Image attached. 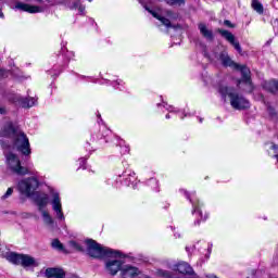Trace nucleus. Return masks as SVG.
I'll return each mask as SVG.
<instances>
[{"mask_svg": "<svg viewBox=\"0 0 278 278\" xmlns=\"http://www.w3.org/2000/svg\"><path fill=\"white\" fill-rule=\"evenodd\" d=\"M173 112H170V113H168L167 115H166V118H170V116H173Z\"/></svg>", "mask_w": 278, "mask_h": 278, "instance_id": "nucleus-36", "label": "nucleus"}, {"mask_svg": "<svg viewBox=\"0 0 278 278\" xmlns=\"http://www.w3.org/2000/svg\"><path fill=\"white\" fill-rule=\"evenodd\" d=\"M224 25H226V27H233V25L231 24V22L229 20H225Z\"/></svg>", "mask_w": 278, "mask_h": 278, "instance_id": "nucleus-32", "label": "nucleus"}, {"mask_svg": "<svg viewBox=\"0 0 278 278\" xmlns=\"http://www.w3.org/2000/svg\"><path fill=\"white\" fill-rule=\"evenodd\" d=\"M185 251H186V253H187V255H188L189 257H192V255H194V253L197 252V245H194V244H192V245H187V247L185 248Z\"/></svg>", "mask_w": 278, "mask_h": 278, "instance_id": "nucleus-25", "label": "nucleus"}, {"mask_svg": "<svg viewBox=\"0 0 278 278\" xmlns=\"http://www.w3.org/2000/svg\"><path fill=\"white\" fill-rule=\"evenodd\" d=\"M0 77H3V70L0 68Z\"/></svg>", "mask_w": 278, "mask_h": 278, "instance_id": "nucleus-40", "label": "nucleus"}, {"mask_svg": "<svg viewBox=\"0 0 278 278\" xmlns=\"http://www.w3.org/2000/svg\"><path fill=\"white\" fill-rule=\"evenodd\" d=\"M154 275L161 278H173V273L164 269H156Z\"/></svg>", "mask_w": 278, "mask_h": 278, "instance_id": "nucleus-23", "label": "nucleus"}, {"mask_svg": "<svg viewBox=\"0 0 278 278\" xmlns=\"http://www.w3.org/2000/svg\"><path fill=\"white\" fill-rule=\"evenodd\" d=\"M22 217L23 218H31V214L24 213V214H22Z\"/></svg>", "mask_w": 278, "mask_h": 278, "instance_id": "nucleus-33", "label": "nucleus"}, {"mask_svg": "<svg viewBox=\"0 0 278 278\" xmlns=\"http://www.w3.org/2000/svg\"><path fill=\"white\" fill-rule=\"evenodd\" d=\"M180 192L190 201L192 205V214L197 220L194 225H201V222L207 220V214L203 216V203L197 198V192L188 193V191L180 189Z\"/></svg>", "mask_w": 278, "mask_h": 278, "instance_id": "nucleus-6", "label": "nucleus"}, {"mask_svg": "<svg viewBox=\"0 0 278 278\" xmlns=\"http://www.w3.org/2000/svg\"><path fill=\"white\" fill-rule=\"evenodd\" d=\"M0 16H3V13L0 11Z\"/></svg>", "mask_w": 278, "mask_h": 278, "instance_id": "nucleus-42", "label": "nucleus"}, {"mask_svg": "<svg viewBox=\"0 0 278 278\" xmlns=\"http://www.w3.org/2000/svg\"><path fill=\"white\" fill-rule=\"evenodd\" d=\"M177 27H178V26L176 25V26H175V29H177Z\"/></svg>", "mask_w": 278, "mask_h": 278, "instance_id": "nucleus-43", "label": "nucleus"}, {"mask_svg": "<svg viewBox=\"0 0 278 278\" xmlns=\"http://www.w3.org/2000/svg\"><path fill=\"white\" fill-rule=\"evenodd\" d=\"M52 248L56 249L58 251H66V250H64V245L62 244V242H60V240H58V239H54L52 241Z\"/></svg>", "mask_w": 278, "mask_h": 278, "instance_id": "nucleus-26", "label": "nucleus"}, {"mask_svg": "<svg viewBox=\"0 0 278 278\" xmlns=\"http://www.w3.org/2000/svg\"><path fill=\"white\" fill-rule=\"evenodd\" d=\"M277 139H278V134H277Z\"/></svg>", "mask_w": 278, "mask_h": 278, "instance_id": "nucleus-44", "label": "nucleus"}, {"mask_svg": "<svg viewBox=\"0 0 278 278\" xmlns=\"http://www.w3.org/2000/svg\"><path fill=\"white\" fill-rule=\"evenodd\" d=\"M4 258L7 262H10V264L22 266L23 268H38V266H40V262L29 254L8 252L4 254Z\"/></svg>", "mask_w": 278, "mask_h": 278, "instance_id": "nucleus-4", "label": "nucleus"}, {"mask_svg": "<svg viewBox=\"0 0 278 278\" xmlns=\"http://www.w3.org/2000/svg\"><path fill=\"white\" fill-rule=\"evenodd\" d=\"M5 108H3V106H0V114H5Z\"/></svg>", "mask_w": 278, "mask_h": 278, "instance_id": "nucleus-34", "label": "nucleus"}, {"mask_svg": "<svg viewBox=\"0 0 278 278\" xmlns=\"http://www.w3.org/2000/svg\"><path fill=\"white\" fill-rule=\"evenodd\" d=\"M142 275V270L134 265H124L122 267L121 277L122 278H136Z\"/></svg>", "mask_w": 278, "mask_h": 278, "instance_id": "nucleus-13", "label": "nucleus"}, {"mask_svg": "<svg viewBox=\"0 0 278 278\" xmlns=\"http://www.w3.org/2000/svg\"><path fill=\"white\" fill-rule=\"evenodd\" d=\"M23 108H34V105H36V99L35 98H30L28 100H25L22 103Z\"/></svg>", "mask_w": 278, "mask_h": 278, "instance_id": "nucleus-27", "label": "nucleus"}, {"mask_svg": "<svg viewBox=\"0 0 278 278\" xmlns=\"http://www.w3.org/2000/svg\"><path fill=\"white\" fill-rule=\"evenodd\" d=\"M7 157V165L9 170L12 173H15V175H31V172H29V168L21 165V160L18 156L12 152H8L5 154Z\"/></svg>", "mask_w": 278, "mask_h": 278, "instance_id": "nucleus-7", "label": "nucleus"}, {"mask_svg": "<svg viewBox=\"0 0 278 278\" xmlns=\"http://www.w3.org/2000/svg\"><path fill=\"white\" fill-rule=\"evenodd\" d=\"M68 247L72 251H84V247H81L77 241H70Z\"/></svg>", "mask_w": 278, "mask_h": 278, "instance_id": "nucleus-24", "label": "nucleus"}, {"mask_svg": "<svg viewBox=\"0 0 278 278\" xmlns=\"http://www.w3.org/2000/svg\"><path fill=\"white\" fill-rule=\"evenodd\" d=\"M47 278H75V276L66 277V273L61 268H47L46 269Z\"/></svg>", "mask_w": 278, "mask_h": 278, "instance_id": "nucleus-16", "label": "nucleus"}, {"mask_svg": "<svg viewBox=\"0 0 278 278\" xmlns=\"http://www.w3.org/2000/svg\"><path fill=\"white\" fill-rule=\"evenodd\" d=\"M167 16H168V18H170V16H173V12H168Z\"/></svg>", "mask_w": 278, "mask_h": 278, "instance_id": "nucleus-39", "label": "nucleus"}, {"mask_svg": "<svg viewBox=\"0 0 278 278\" xmlns=\"http://www.w3.org/2000/svg\"><path fill=\"white\" fill-rule=\"evenodd\" d=\"M35 203L38 205L39 210L47 207V204L49 203V195L46 193H37L35 195Z\"/></svg>", "mask_w": 278, "mask_h": 278, "instance_id": "nucleus-18", "label": "nucleus"}, {"mask_svg": "<svg viewBox=\"0 0 278 278\" xmlns=\"http://www.w3.org/2000/svg\"><path fill=\"white\" fill-rule=\"evenodd\" d=\"M51 205L52 210L59 220H64V212L62 211V199L60 193L55 190H51Z\"/></svg>", "mask_w": 278, "mask_h": 278, "instance_id": "nucleus-10", "label": "nucleus"}, {"mask_svg": "<svg viewBox=\"0 0 278 278\" xmlns=\"http://www.w3.org/2000/svg\"><path fill=\"white\" fill-rule=\"evenodd\" d=\"M219 60L225 67L233 68L235 71H240L241 72V80H239V84H244L245 85V92H253V83L251 81V70L244 65H240L231 58H229V54L227 52H222L219 55Z\"/></svg>", "mask_w": 278, "mask_h": 278, "instance_id": "nucleus-1", "label": "nucleus"}, {"mask_svg": "<svg viewBox=\"0 0 278 278\" xmlns=\"http://www.w3.org/2000/svg\"><path fill=\"white\" fill-rule=\"evenodd\" d=\"M193 247H197L195 251L204 254V256L201 258L202 263H205L207 260H210L214 244L207 243L205 241H198L195 244H193Z\"/></svg>", "mask_w": 278, "mask_h": 278, "instance_id": "nucleus-12", "label": "nucleus"}, {"mask_svg": "<svg viewBox=\"0 0 278 278\" xmlns=\"http://www.w3.org/2000/svg\"><path fill=\"white\" fill-rule=\"evenodd\" d=\"M78 10H79L80 14H84V11H85L86 9H85L84 7H79Z\"/></svg>", "mask_w": 278, "mask_h": 278, "instance_id": "nucleus-35", "label": "nucleus"}, {"mask_svg": "<svg viewBox=\"0 0 278 278\" xmlns=\"http://www.w3.org/2000/svg\"><path fill=\"white\" fill-rule=\"evenodd\" d=\"M199 29H200V34H202L204 38H207L208 40H212V38H214L212 30H208L205 24H199Z\"/></svg>", "mask_w": 278, "mask_h": 278, "instance_id": "nucleus-20", "label": "nucleus"}, {"mask_svg": "<svg viewBox=\"0 0 278 278\" xmlns=\"http://www.w3.org/2000/svg\"><path fill=\"white\" fill-rule=\"evenodd\" d=\"M12 192H14V189L9 188L7 192L2 195V199H8V197H12Z\"/></svg>", "mask_w": 278, "mask_h": 278, "instance_id": "nucleus-30", "label": "nucleus"}, {"mask_svg": "<svg viewBox=\"0 0 278 278\" xmlns=\"http://www.w3.org/2000/svg\"><path fill=\"white\" fill-rule=\"evenodd\" d=\"M263 88L265 90H268V92H273V94H275V92H278V80L265 81L263 83Z\"/></svg>", "mask_w": 278, "mask_h": 278, "instance_id": "nucleus-19", "label": "nucleus"}, {"mask_svg": "<svg viewBox=\"0 0 278 278\" xmlns=\"http://www.w3.org/2000/svg\"><path fill=\"white\" fill-rule=\"evenodd\" d=\"M267 112H268L271 121H278L277 114L275 113V109H273L271 106H268Z\"/></svg>", "mask_w": 278, "mask_h": 278, "instance_id": "nucleus-28", "label": "nucleus"}, {"mask_svg": "<svg viewBox=\"0 0 278 278\" xmlns=\"http://www.w3.org/2000/svg\"><path fill=\"white\" fill-rule=\"evenodd\" d=\"M110 257L105 262V269L109 275H112L114 277L115 275L118 274V270H123V261H121V253L117 252L116 256H106Z\"/></svg>", "mask_w": 278, "mask_h": 278, "instance_id": "nucleus-9", "label": "nucleus"}, {"mask_svg": "<svg viewBox=\"0 0 278 278\" xmlns=\"http://www.w3.org/2000/svg\"><path fill=\"white\" fill-rule=\"evenodd\" d=\"M81 164H86V159H80Z\"/></svg>", "mask_w": 278, "mask_h": 278, "instance_id": "nucleus-38", "label": "nucleus"}, {"mask_svg": "<svg viewBox=\"0 0 278 278\" xmlns=\"http://www.w3.org/2000/svg\"><path fill=\"white\" fill-rule=\"evenodd\" d=\"M176 273H178V275H182V278H201L194 273L192 266L184 261L176 263Z\"/></svg>", "mask_w": 278, "mask_h": 278, "instance_id": "nucleus-11", "label": "nucleus"}, {"mask_svg": "<svg viewBox=\"0 0 278 278\" xmlns=\"http://www.w3.org/2000/svg\"><path fill=\"white\" fill-rule=\"evenodd\" d=\"M199 123H203V118L200 117V118H199Z\"/></svg>", "mask_w": 278, "mask_h": 278, "instance_id": "nucleus-41", "label": "nucleus"}, {"mask_svg": "<svg viewBox=\"0 0 278 278\" xmlns=\"http://www.w3.org/2000/svg\"><path fill=\"white\" fill-rule=\"evenodd\" d=\"M177 114L180 118H184V114L181 112H177Z\"/></svg>", "mask_w": 278, "mask_h": 278, "instance_id": "nucleus-37", "label": "nucleus"}, {"mask_svg": "<svg viewBox=\"0 0 278 278\" xmlns=\"http://www.w3.org/2000/svg\"><path fill=\"white\" fill-rule=\"evenodd\" d=\"M186 0H175V5H185Z\"/></svg>", "mask_w": 278, "mask_h": 278, "instance_id": "nucleus-31", "label": "nucleus"}, {"mask_svg": "<svg viewBox=\"0 0 278 278\" xmlns=\"http://www.w3.org/2000/svg\"><path fill=\"white\" fill-rule=\"evenodd\" d=\"M270 149H271V151L274 152L273 157H275V159L277 160V162H278V146L275 144V143H273V144L270 146Z\"/></svg>", "mask_w": 278, "mask_h": 278, "instance_id": "nucleus-29", "label": "nucleus"}, {"mask_svg": "<svg viewBox=\"0 0 278 278\" xmlns=\"http://www.w3.org/2000/svg\"><path fill=\"white\" fill-rule=\"evenodd\" d=\"M41 215L45 225H47L48 227H53L55 222L53 220V217H51V214H49V212L47 211H41Z\"/></svg>", "mask_w": 278, "mask_h": 278, "instance_id": "nucleus-21", "label": "nucleus"}, {"mask_svg": "<svg viewBox=\"0 0 278 278\" xmlns=\"http://www.w3.org/2000/svg\"><path fill=\"white\" fill-rule=\"evenodd\" d=\"M146 10H148V12L150 14H152V16H154V18H157V21H161V23L166 26L167 30L175 29V26H173L170 24V18H166V17L160 15V14H157V12L150 10L149 8H146Z\"/></svg>", "mask_w": 278, "mask_h": 278, "instance_id": "nucleus-17", "label": "nucleus"}, {"mask_svg": "<svg viewBox=\"0 0 278 278\" xmlns=\"http://www.w3.org/2000/svg\"><path fill=\"white\" fill-rule=\"evenodd\" d=\"M251 8L257 14H264V4H262V2H260V0H252Z\"/></svg>", "mask_w": 278, "mask_h": 278, "instance_id": "nucleus-22", "label": "nucleus"}, {"mask_svg": "<svg viewBox=\"0 0 278 278\" xmlns=\"http://www.w3.org/2000/svg\"><path fill=\"white\" fill-rule=\"evenodd\" d=\"M218 92L222 94L223 99H227V97H229L230 105L233 110H249V108H251L249 100H247L242 94L236 92V89L233 88L219 86Z\"/></svg>", "mask_w": 278, "mask_h": 278, "instance_id": "nucleus-3", "label": "nucleus"}, {"mask_svg": "<svg viewBox=\"0 0 278 278\" xmlns=\"http://www.w3.org/2000/svg\"><path fill=\"white\" fill-rule=\"evenodd\" d=\"M38 186H40L38 178L28 177L21 180L17 185V188L21 194H24V197H31L36 190H38Z\"/></svg>", "mask_w": 278, "mask_h": 278, "instance_id": "nucleus-8", "label": "nucleus"}, {"mask_svg": "<svg viewBox=\"0 0 278 278\" xmlns=\"http://www.w3.org/2000/svg\"><path fill=\"white\" fill-rule=\"evenodd\" d=\"M218 34H220L223 38L230 42V45H232V47L236 49V51H238V53H242V47H240V42L236 40V36H233V34L225 29H218Z\"/></svg>", "mask_w": 278, "mask_h": 278, "instance_id": "nucleus-14", "label": "nucleus"}, {"mask_svg": "<svg viewBox=\"0 0 278 278\" xmlns=\"http://www.w3.org/2000/svg\"><path fill=\"white\" fill-rule=\"evenodd\" d=\"M15 135L13 147L16 151H20L22 155H31V149L29 148V139L27 135L22 131H14V126L12 123L7 125V128L1 132V136H12Z\"/></svg>", "mask_w": 278, "mask_h": 278, "instance_id": "nucleus-2", "label": "nucleus"}, {"mask_svg": "<svg viewBox=\"0 0 278 278\" xmlns=\"http://www.w3.org/2000/svg\"><path fill=\"white\" fill-rule=\"evenodd\" d=\"M85 244L88 255L90 257H94L96 260H99L101 257H116V255H118V251H114L110 248L103 247L92 239L86 240Z\"/></svg>", "mask_w": 278, "mask_h": 278, "instance_id": "nucleus-5", "label": "nucleus"}, {"mask_svg": "<svg viewBox=\"0 0 278 278\" xmlns=\"http://www.w3.org/2000/svg\"><path fill=\"white\" fill-rule=\"evenodd\" d=\"M16 10H21L22 12H28L29 14H38L43 12V9L38 5H31L26 3H17L15 5Z\"/></svg>", "mask_w": 278, "mask_h": 278, "instance_id": "nucleus-15", "label": "nucleus"}]
</instances>
